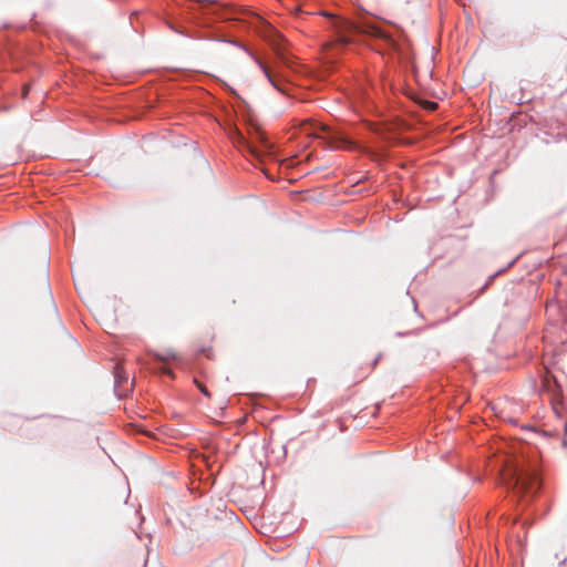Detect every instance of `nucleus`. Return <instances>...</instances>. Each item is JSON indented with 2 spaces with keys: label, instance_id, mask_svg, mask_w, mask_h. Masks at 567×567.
Returning a JSON list of instances; mask_svg holds the SVG:
<instances>
[{
  "label": "nucleus",
  "instance_id": "nucleus-3",
  "mask_svg": "<svg viewBox=\"0 0 567 567\" xmlns=\"http://www.w3.org/2000/svg\"><path fill=\"white\" fill-rule=\"evenodd\" d=\"M233 145L264 164L267 159L277 162L276 146L249 114H238L233 107L224 111V117L218 121Z\"/></svg>",
  "mask_w": 567,
  "mask_h": 567
},
{
  "label": "nucleus",
  "instance_id": "nucleus-4",
  "mask_svg": "<svg viewBox=\"0 0 567 567\" xmlns=\"http://www.w3.org/2000/svg\"><path fill=\"white\" fill-rule=\"evenodd\" d=\"M502 484L516 497H533L542 488V477L536 465L513 460L503 470Z\"/></svg>",
  "mask_w": 567,
  "mask_h": 567
},
{
  "label": "nucleus",
  "instance_id": "nucleus-14",
  "mask_svg": "<svg viewBox=\"0 0 567 567\" xmlns=\"http://www.w3.org/2000/svg\"><path fill=\"white\" fill-rule=\"evenodd\" d=\"M515 264V260L511 261L507 266V268L512 267Z\"/></svg>",
  "mask_w": 567,
  "mask_h": 567
},
{
  "label": "nucleus",
  "instance_id": "nucleus-8",
  "mask_svg": "<svg viewBox=\"0 0 567 567\" xmlns=\"http://www.w3.org/2000/svg\"><path fill=\"white\" fill-rule=\"evenodd\" d=\"M140 14H141V11H138V10H134L130 14V23L134 30H137L136 27L134 25V19H137L140 17Z\"/></svg>",
  "mask_w": 567,
  "mask_h": 567
},
{
  "label": "nucleus",
  "instance_id": "nucleus-12",
  "mask_svg": "<svg viewBox=\"0 0 567 567\" xmlns=\"http://www.w3.org/2000/svg\"><path fill=\"white\" fill-rule=\"evenodd\" d=\"M346 145L348 147H352L354 145V142L353 141H348V142H346Z\"/></svg>",
  "mask_w": 567,
  "mask_h": 567
},
{
  "label": "nucleus",
  "instance_id": "nucleus-5",
  "mask_svg": "<svg viewBox=\"0 0 567 567\" xmlns=\"http://www.w3.org/2000/svg\"><path fill=\"white\" fill-rule=\"evenodd\" d=\"M154 359L159 362V363H163V367L161 368V372L164 373V374H167V375H173V372L171 371L169 368L166 367V363L169 362V361H176L178 359L177 354L169 351L167 354H162V353H154Z\"/></svg>",
  "mask_w": 567,
  "mask_h": 567
},
{
  "label": "nucleus",
  "instance_id": "nucleus-13",
  "mask_svg": "<svg viewBox=\"0 0 567 567\" xmlns=\"http://www.w3.org/2000/svg\"><path fill=\"white\" fill-rule=\"evenodd\" d=\"M380 357H381V355H379V357L373 361V365H374V367L378 364V362H379V360H380Z\"/></svg>",
  "mask_w": 567,
  "mask_h": 567
},
{
  "label": "nucleus",
  "instance_id": "nucleus-11",
  "mask_svg": "<svg viewBox=\"0 0 567 567\" xmlns=\"http://www.w3.org/2000/svg\"><path fill=\"white\" fill-rule=\"evenodd\" d=\"M437 106V104L435 102H429V109L430 110H435Z\"/></svg>",
  "mask_w": 567,
  "mask_h": 567
},
{
  "label": "nucleus",
  "instance_id": "nucleus-1",
  "mask_svg": "<svg viewBox=\"0 0 567 567\" xmlns=\"http://www.w3.org/2000/svg\"><path fill=\"white\" fill-rule=\"evenodd\" d=\"M161 19L174 32L189 38L214 40L241 49L260 68L269 83L288 95L291 85L308 70L286 49L284 37L266 20L257 18V32L266 41L274 56L264 59L245 43L227 38L215 24L221 21L241 20L248 12L237 6H223L215 0H164Z\"/></svg>",
  "mask_w": 567,
  "mask_h": 567
},
{
  "label": "nucleus",
  "instance_id": "nucleus-10",
  "mask_svg": "<svg viewBox=\"0 0 567 567\" xmlns=\"http://www.w3.org/2000/svg\"><path fill=\"white\" fill-rule=\"evenodd\" d=\"M264 172H265V174H266V176H267L268 178H270V179H274V178H275V177H274V175L269 172V169L265 168V169H264Z\"/></svg>",
  "mask_w": 567,
  "mask_h": 567
},
{
  "label": "nucleus",
  "instance_id": "nucleus-15",
  "mask_svg": "<svg viewBox=\"0 0 567 567\" xmlns=\"http://www.w3.org/2000/svg\"><path fill=\"white\" fill-rule=\"evenodd\" d=\"M566 558L560 561V565H565Z\"/></svg>",
  "mask_w": 567,
  "mask_h": 567
},
{
  "label": "nucleus",
  "instance_id": "nucleus-2",
  "mask_svg": "<svg viewBox=\"0 0 567 567\" xmlns=\"http://www.w3.org/2000/svg\"><path fill=\"white\" fill-rule=\"evenodd\" d=\"M330 31L329 44L332 48H347L355 43H367L382 55L396 58L400 61L411 60L410 43L401 29H385L372 17L362 16L357 19L339 14L328 17Z\"/></svg>",
  "mask_w": 567,
  "mask_h": 567
},
{
  "label": "nucleus",
  "instance_id": "nucleus-6",
  "mask_svg": "<svg viewBox=\"0 0 567 567\" xmlns=\"http://www.w3.org/2000/svg\"><path fill=\"white\" fill-rule=\"evenodd\" d=\"M128 382V375L120 368L116 367L114 371V391L118 398H122V385Z\"/></svg>",
  "mask_w": 567,
  "mask_h": 567
},
{
  "label": "nucleus",
  "instance_id": "nucleus-9",
  "mask_svg": "<svg viewBox=\"0 0 567 567\" xmlns=\"http://www.w3.org/2000/svg\"><path fill=\"white\" fill-rule=\"evenodd\" d=\"M195 382H196V384H197L198 390H199V391H200L205 396L209 398V396H210L209 391H208V390H207V389H206L202 383H199V382H197V381H195Z\"/></svg>",
  "mask_w": 567,
  "mask_h": 567
},
{
  "label": "nucleus",
  "instance_id": "nucleus-7",
  "mask_svg": "<svg viewBox=\"0 0 567 567\" xmlns=\"http://www.w3.org/2000/svg\"><path fill=\"white\" fill-rule=\"evenodd\" d=\"M504 271H505V269H501V270H498L497 272H495L494 275L489 276V277L487 278L486 282H485V284L481 287V289L477 291L476 297H478V296L483 295V293L486 291V289L489 287V285L494 281V279H495L499 274H502V272H504Z\"/></svg>",
  "mask_w": 567,
  "mask_h": 567
}]
</instances>
